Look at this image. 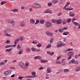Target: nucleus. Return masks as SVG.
Listing matches in <instances>:
<instances>
[{
	"label": "nucleus",
	"instance_id": "a19ab883",
	"mask_svg": "<svg viewBox=\"0 0 80 80\" xmlns=\"http://www.w3.org/2000/svg\"><path fill=\"white\" fill-rule=\"evenodd\" d=\"M67 23H69V22H71L72 19H71V18H68L67 19Z\"/></svg>",
	"mask_w": 80,
	"mask_h": 80
},
{
	"label": "nucleus",
	"instance_id": "7ed1b4c3",
	"mask_svg": "<svg viewBox=\"0 0 80 80\" xmlns=\"http://www.w3.org/2000/svg\"><path fill=\"white\" fill-rule=\"evenodd\" d=\"M11 73H12V71L10 70H8L4 72V74L5 75V76H7L8 75H10Z\"/></svg>",
	"mask_w": 80,
	"mask_h": 80
},
{
	"label": "nucleus",
	"instance_id": "79ce46f5",
	"mask_svg": "<svg viewBox=\"0 0 80 80\" xmlns=\"http://www.w3.org/2000/svg\"><path fill=\"white\" fill-rule=\"evenodd\" d=\"M48 5L49 7H51V6L52 5V3L51 2H49L48 3Z\"/></svg>",
	"mask_w": 80,
	"mask_h": 80
},
{
	"label": "nucleus",
	"instance_id": "6ab92c4d",
	"mask_svg": "<svg viewBox=\"0 0 80 80\" xmlns=\"http://www.w3.org/2000/svg\"><path fill=\"white\" fill-rule=\"evenodd\" d=\"M34 59H35V60H37V59L41 60V59H42V58H40L39 56H37L34 57Z\"/></svg>",
	"mask_w": 80,
	"mask_h": 80
},
{
	"label": "nucleus",
	"instance_id": "69168bd1",
	"mask_svg": "<svg viewBox=\"0 0 80 80\" xmlns=\"http://www.w3.org/2000/svg\"><path fill=\"white\" fill-rule=\"evenodd\" d=\"M3 62H5V63H7V62H8V60H3Z\"/></svg>",
	"mask_w": 80,
	"mask_h": 80
},
{
	"label": "nucleus",
	"instance_id": "9b49d317",
	"mask_svg": "<svg viewBox=\"0 0 80 80\" xmlns=\"http://www.w3.org/2000/svg\"><path fill=\"white\" fill-rule=\"evenodd\" d=\"M52 68L49 67H48L47 68V70L46 71V72L47 73H50L52 72Z\"/></svg>",
	"mask_w": 80,
	"mask_h": 80
},
{
	"label": "nucleus",
	"instance_id": "603ef678",
	"mask_svg": "<svg viewBox=\"0 0 80 80\" xmlns=\"http://www.w3.org/2000/svg\"><path fill=\"white\" fill-rule=\"evenodd\" d=\"M5 64V62L3 61V62L0 63V65H4Z\"/></svg>",
	"mask_w": 80,
	"mask_h": 80
},
{
	"label": "nucleus",
	"instance_id": "f3484780",
	"mask_svg": "<svg viewBox=\"0 0 80 80\" xmlns=\"http://www.w3.org/2000/svg\"><path fill=\"white\" fill-rule=\"evenodd\" d=\"M11 11L13 12H18V10L17 9H14L11 10Z\"/></svg>",
	"mask_w": 80,
	"mask_h": 80
},
{
	"label": "nucleus",
	"instance_id": "f257e3e1",
	"mask_svg": "<svg viewBox=\"0 0 80 80\" xmlns=\"http://www.w3.org/2000/svg\"><path fill=\"white\" fill-rule=\"evenodd\" d=\"M33 6L36 8H41V5L38 3H34L33 4Z\"/></svg>",
	"mask_w": 80,
	"mask_h": 80
},
{
	"label": "nucleus",
	"instance_id": "f8f14e48",
	"mask_svg": "<svg viewBox=\"0 0 80 80\" xmlns=\"http://www.w3.org/2000/svg\"><path fill=\"white\" fill-rule=\"evenodd\" d=\"M75 62V60L74 59H72L69 62L68 64L69 65H70L72 63L74 64Z\"/></svg>",
	"mask_w": 80,
	"mask_h": 80
},
{
	"label": "nucleus",
	"instance_id": "bf43d9fd",
	"mask_svg": "<svg viewBox=\"0 0 80 80\" xmlns=\"http://www.w3.org/2000/svg\"><path fill=\"white\" fill-rule=\"evenodd\" d=\"M58 72H59V73H61V72H62L63 70L61 69H60L58 70Z\"/></svg>",
	"mask_w": 80,
	"mask_h": 80
},
{
	"label": "nucleus",
	"instance_id": "774afa93",
	"mask_svg": "<svg viewBox=\"0 0 80 80\" xmlns=\"http://www.w3.org/2000/svg\"><path fill=\"white\" fill-rule=\"evenodd\" d=\"M71 58H72L71 56H69V57L68 58V60H70Z\"/></svg>",
	"mask_w": 80,
	"mask_h": 80
},
{
	"label": "nucleus",
	"instance_id": "13d9d810",
	"mask_svg": "<svg viewBox=\"0 0 80 80\" xmlns=\"http://www.w3.org/2000/svg\"><path fill=\"white\" fill-rule=\"evenodd\" d=\"M5 43L7 44L10 43V41L8 40L5 42Z\"/></svg>",
	"mask_w": 80,
	"mask_h": 80
},
{
	"label": "nucleus",
	"instance_id": "09e8293b",
	"mask_svg": "<svg viewBox=\"0 0 80 80\" xmlns=\"http://www.w3.org/2000/svg\"><path fill=\"white\" fill-rule=\"evenodd\" d=\"M56 63H57V64H61V62L60 61H58L57 60L56 61Z\"/></svg>",
	"mask_w": 80,
	"mask_h": 80
},
{
	"label": "nucleus",
	"instance_id": "6e6d98bb",
	"mask_svg": "<svg viewBox=\"0 0 80 80\" xmlns=\"http://www.w3.org/2000/svg\"><path fill=\"white\" fill-rule=\"evenodd\" d=\"M32 75L33 76H35V75H36V73H35V72H32Z\"/></svg>",
	"mask_w": 80,
	"mask_h": 80
},
{
	"label": "nucleus",
	"instance_id": "7c9ffc66",
	"mask_svg": "<svg viewBox=\"0 0 80 80\" xmlns=\"http://www.w3.org/2000/svg\"><path fill=\"white\" fill-rule=\"evenodd\" d=\"M74 57L76 59H78L79 57H78V54H76L75 55Z\"/></svg>",
	"mask_w": 80,
	"mask_h": 80
},
{
	"label": "nucleus",
	"instance_id": "5fc2aeb1",
	"mask_svg": "<svg viewBox=\"0 0 80 80\" xmlns=\"http://www.w3.org/2000/svg\"><path fill=\"white\" fill-rule=\"evenodd\" d=\"M19 39L20 40V41H21V42H22V41L23 40V38H19Z\"/></svg>",
	"mask_w": 80,
	"mask_h": 80
},
{
	"label": "nucleus",
	"instance_id": "cd10ccee",
	"mask_svg": "<svg viewBox=\"0 0 80 80\" xmlns=\"http://www.w3.org/2000/svg\"><path fill=\"white\" fill-rule=\"evenodd\" d=\"M52 47V45L50 43L48 44L47 46L46 47V48H49Z\"/></svg>",
	"mask_w": 80,
	"mask_h": 80
},
{
	"label": "nucleus",
	"instance_id": "5701e85b",
	"mask_svg": "<svg viewBox=\"0 0 80 80\" xmlns=\"http://www.w3.org/2000/svg\"><path fill=\"white\" fill-rule=\"evenodd\" d=\"M30 23L32 24H34V23H35V20H34L33 19H30Z\"/></svg>",
	"mask_w": 80,
	"mask_h": 80
},
{
	"label": "nucleus",
	"instance_id": "680f3d73",
	"mask_svg": "<svg viewBox=\"0 0 80 80\" xmlns=\"http://www.w3.org/2000/svg\"><path fill=\"white\" fill-rule=\"evenodd\" d=\"M20 44H18V46H17V48L19 50H20Z\"/></svg>",
	"mask_w": 80,
	"mask_h": 80
},
{
	"label": "nucleus",
	"instance_id": "412c9836",
	"mask_svg": "<svg viewBox=\"0 0 80 80\" xmlns=\"http://www.w3.org/2000/svg\"><path fill=\"white\" fill-rule=\"evenodd\" d=\"M67 55L69 56L72 57L73 55V52H69L68 53Z\"/></svg>",
	"mask_w": 80,
	"mask_h": 80
},
{
	"label": "nucleus",
	"instance_id": "dca6fc26",
	"mask_svg": "<svg viewBox=\"0 0 80 80\" xmlns=\"http://www.w3.org/2000/svg\"><path fill=\"white\" fill-rule=\"evenodd\" d=\"M70 4V2H68L66 4V5L64 6V7L63 8V10H64L65 8H66L67 7V6H68V5H69Z\"/></svg>",
	"mask_w": 80,
	"mask_h": 80
},
{
	"label": "nucleus",
	"instance_id": "a878e982",
	"mask_svg": "<svg viewBox=\"0 0 80 80\" xmlns=\"http://www.w3.org/2000/svg\"><path fill=\"white\" fill-rule=\"evenodd\" d=\"M57 22L58 24H60L62 23V20L60 19L57 20Z\"/></svg>",
	"mask_w": 80,
	"mask_h": 80
},
{
	"label": "nucleus",
	"instance_id": "e2e57ef3",
	"mask_svg": "<svg viewBox=\"0 0 80 80\" xmlns=\"http://www.w3.org/2000/svg\"><path fill=\"white\" fill-rule=\"evenodd\" d=\"M60 58H61V56H59V57H57V58L56 60H59V59Z\"/></svg>",
	"mask_w": 80,
	"mask_h": 80
},
{
	"label": "nucleus",
	"instance_id": "0e129e2a",
	"mask_svg": "<svg viewBox=\"0 0 80 80\" xmlns=\"http://www.w3.org/2000/svg\"><path fill=\"white\" fill-rule=\"evenodd\" d=\"M59 3H63V1L62 0H60L59 2Z\"/></svg>",
	"mask_w": 80,
	"mask_h": 80
},
{
	"label": "nucleus",
	"instance_id": "473e14b6",
	"mask_svg": "<svg viewBox=\"0 0 80 80\" xmlns=\"http://www.w3.org/2000/svg\"><path fill=\"white\" fill-rule=\"evenodd\" d=\"M37 46L38 47H39V48H40L41 47H42V44L40 43H39L38 44H37Z\"/></svg>",
	"mask_w": 80,
	"mask_h": 80
},
{
	"label": "nucleus",
	"instance_id": "c9c22d12",
	"mask_svg": "<svg viewBox=\"0 0 80 80\" xmlns=\"http://www.w3.org/2000/svg\"><path fill=\"white\" fill-rule=\"evenodd\" d=\"M6 2H6V1H2L1 2V4L2 5H3V4H5V3H6Z\"/></svg>",
	"mask_w": 80,
	"mask_h": 80
},
{
	"label": "nucleus",
	"instance_id": "052dcab7",
	"mask_svg": "<svg viewBox=\"0 0 80 80\" xmlns=\"http://www.w3.org/2000/svg\"><path fill=\"white\" fill-rule=\"evenodd\" d=\"M61 15H62V12H59L58 15V17L59 16H61Z\"/></svg>",
	"mask_w": 80,
	"mask_h": 80
},
{
	"label": "nucleus",
	"instance_id": "2eb2a0df",
	"mask_svg": "<svg viewBox=\"0 0 80 80\" xmlns=\"http://www.w3.org/2000/svg\"><path fill=\"white\" fill-rule=\"evenodd\" d=\"M12 48L7 49L5 50V52H9L10 53H12Z\"/></svg>",
	"mask_w": 80,
	"mask_h": 80
},
{
	"label": "nucleus",
	"instance_id": "bb28decb",
	"mask_svg": "<svg viewBox=\"0 0 80 80\" xmlns=\"http://www.w3.org/2000/svg\"><path fill=\"white\" fill-rule=\"evenodd\" d=\"M80 70V66L77 67L76 69V72H79Z\"/></svg>",
	"mask_w": 80,
	"mask_h": 80
},
{
	"label": "nucleus",
	"instance_id": "4be33fe9",
	"mask_svg": "<svg viewBox=\"0 0 80 80\" xmlns=\"http://www.w3.org/2000/svg\"><path fill=\"white\" fill-rule=\"evenodd\" d=\"M39 23L40 24H44L45 23V21L43 19L40 20Z\"/></svg>",
	"mask_w": 80,
	"mask_h": 80
},
{
	"label": "nucleus",
	"instance_id": "1a4fd4ad",
	"mask_svg": "<svg viewBox=\"0 0 80 80\" xmlns=\"http://www.w3.org/2000/svg\"><path fill=\"white\" fill-rule=\"evenodd\" d=\"M10 32V29L7 28L3 30L4 33H7Z\"/></svg>",
	"mask_w": 80,
	"mask_h": 80
},
{
	"label": "nucleus",
	"instance_id": "e433bc0d",
	"mask_svg": "<svg viewBox=\"0 0 80 80\" xmlns=\"http://www.w3.org/2000/svg\"><path fill=\"white\" fill-rule=\"evenodd\" d=\"M67 24V21L66 20H63L62 21V24L63 25H66Z\"/></svg>",
	"mask_w": 80,
	"mask_h": 80
},
{
	"label": "nucleus",
	"instance_id": "4c0bfd02",
	"mask_svg": "<svg viewBox=\"0 0 80 80\" xmlns=\"http://www.w3.org/2000/svg\"><path fill=\"white\" fill-rule=\"evenodd\" d=\"M22 53H23V49H22V50H20L19 52L18 53V54L19 55L21 54H22Z\"/></svg>",
	"mask_w": 80,
	"mask_h": 80
},
{
	"label": "nucleus",
	"instance_id": "0eeeda50",
	"mask_svg": "<svg viewBox=\"0 0 80 80\" xmlns=\"http://www.w3.org/2000/svg\"><path fill=\"white\" fill-rule=\"evenodd\" d=\"M19 65L20 67L22 68H23L25 67V65L23 63V62H20L19 63Z\"/></svg>",
	"mask_w": 80,
	"mask_h": 80
},
{
	"label": "nucleus",
	"instance_id": "aec40b11",
	"mask_svg": "<svg viewBox=\"0 0 80 80\" xmlns=\"http://www.w3.org/2000/svg\"><path fill=\"white\" fill-rule=\"evenodd\" d=\"M10 47H13V45H7L5 46V48H10Z\"/></svg>",
	"mask_w": 80,
	"mask_h": 80
},
{
	"label": "nucleus",
	"instance_id": "ea45409f",
	"mask_svg": "<svg viewBox=\"0 0 80 80\" xmlns=\"http://www.w3.org/2000/svg\"><path fill=\"white\" fill-rule=\"evenodd\" d=\"M5 35L6 37H12V35H11L10 34H8V33H6L5 34Z\"/></svg>",
	"mask_w": 80,
	"mask_h": 80
},
{
	"label": "nucleus",
	"instance_id": "37998d69",
	"mask_svg": "<svg viewBox=\"0 0 80 80\" xmlns=\"http://www.w3.org/2000/svg\"><path fill=\"white\" fill-rule=\"evenodd\" d=\"M36 23H35V25H37V24H38L39 22H40V21H39V20H36Z\"/></svg>",
	"mask_w": 80,
	"mask_h": 80
},
{
	"label": "nucleus",
	"instance_id": "20e7f679",
	"mask_svg": "<svg viewBox=\"0 0 80 80\" xmlns=\"http://www.w3.org/2000/svg\"><path fill=\"white\" fill-rule=\"evenodd\" d=\"M45 26L47 28H50L52 26V23L50 22H47L46 23Z\"/></svg>",
	"mask_w": 80,
	"mask_h": 80
},
{
	"label": "nucleus",
	"instance_id": "ddd939ff",
	"mask_svg": "<svg viewBox=\"0 0 80 80\" xmlns=\"http://www.w3.org/2000/svg\"><path fill=\"white\" fill-rule=\"evenodd\" d=\"M69 15L70 17H74V16H75V13H74L72 12H69Z\"/></svg>",
	"mask_w": 80,
	"mask_h": 80
},
{
	"label": "nucleus",
	"instance_id": "9d476101",
	"mask_svg": "<svg viewBox=\"0 0 80 80\" xmlns=\"http://www.w3.org/2000/svg\"><path fill=\"white\" fill-rule=\"evenodd\" d=\"M46 34L48 36H50V37H52L53 36L52 32H50L49 31H47L46 32Z\"/></svg>",
	"mask_w": 80,
	"mask_h": 80
},
{
	"label": "nucleus",
	"instance_id": "49530a36",
	"mask_svg": "<svg viewBox=\"0 0 80 80\" xmlns=\"http://www.w3.org/2000/svg\"><path fill=\"white\" fill-rule=\"evenodd\" d=\"M58 31L60 33H62V32H63V30L62 29H58Z\"/></svg>",
	"mask_w": 80,
	"mask_h": 80
},
{
	"label": "nucleus",
	"instance_id": "58836bf2",
	"mask_svg": "<svg viewBox=\"0 0 80 80\" xmlns=\"http://www.w3.org/2000/svg\"><path fill=\"white\" fill-rule=\"evenodd\" d=\"M67 52H68V51H67V49H64L63 52V53L64 54H66Z\"/></svg>",
	"mask_w": 80,
	"mask_h": 80
},
{
	"label": "nucleus",
	"instance_id": "b1692460",
	"mask_svg": "<svg viewBox=\"0 0 80 80\" xmlns=\"http://www.w3.org/2000/svg\"><path fill=\"white\" fill-rule=\"evenodd\" d=\"M48 62L47 60H41L40 62L41 63H46Z\"/></svg>",
	"mask_w": 80,
	"mask_h": 80
},
{
	"label": "nucleus",
	"instance_id": "4468645a",
	"mask_svg": "<svg viewBox=\"0 0 80 80\" xmlns=\"http://www.w3.org/2000/svg\"><path fill=\"white\" fill-rule=\"evenodd\" d=\"M25 22L23 21H21L20 22V25L21 27H24V26H25Z\"/></svg>",
	"mask_w": 80,
	"mask_h": 80
},
{
	"label": "nucleus",
	"instance_id": "c85d7f7f",
	"mask_svg": "<svg viewBox=\"0 0 80 80\" xmlns=\"http://www.w3.org/2000/svg\"><path fill=\"white\" fill-rule=\"evenodd\" d=\"M73 24L76 26H78L79 25V24L76 22H73Z\"/></svg>",
	"mask_w": 80,
	"mask_h": 80
},
{
	"label": "nucleus",
	"instance_id": "864d4df0",
	"mask_svg": "<svg viewBox=\"0 0 80 80\" xmlns=\"http://www.w3.org/2000/svg\"><path fill=\"white\" fill-rule=\"evenodd\" d=\"M77 20V19L75 18H73L72 19V22H73H73H74V21H75V20Z\"/></svg>",
	"mask_w": 80,
	"mask_h": 80
},
{
	"label": "nucleus",
	"instance_id": "de8ad7c7",
	"mask_svg": "<svg viewBox=\"0 0 80 80\" xmlns=\"http://www.w3.org/2000/svg\"><path fill=\"white\" fill-rule=\"evenodd\" d=\"M52 3H58V1L57 0H53L52 1Z\"/></svg>",
	"mask_w": 80,
	"mask_h": 80
},
{
	"label": "nucleus",
	"instance_id": "72a5a7b5",
	"mask_svg": "<svg viewBox=\"0 0 80 80\" xmlns=\"http://www.w3.org/2000/svg\"><path fill=\"white\" fill-rule=\"evenodd\" d=\"M32 43H33V44H37L38 43V42H37L36 40H34L33 41Z\"/></svg>",
	"mask_w": 80,
	"mask_h": 80
},
{
	"label": "nucleus",
	"instance_id": "a18cd8bd",
	"mask_svg": "<svg viewBox=\"0 0 80 80\" xmlns=\"http://www.w3.org/2000/svg\"><path fill=\"white\" fill-rule=\"evenodd\" d=\"M54 41V39L53 38H52L51 40H50V43H52Z\"/></svg>",
	"mask_w": 80,
	"mask_h": 80
},
{
	"label": "nucleus",
	"instance_id": "338daca9",
	"mask_svg": "<svg viewBox=\"0 0 80 80\" xmlns=\"http://www.w3.org/2000/svg\"><path fill=\"white\" fill-rule=\"evenodd\" d=\"M35 51L36 52H39V51H40V50L38 49H35Z\"/></svg>",
	"mask_w": 80,
	"mask_h": 80
},
{
	"label": "nucleus",
	"instance_id": "c756f323",
	"mask_svg": "<svg viewBox=\"0 0 80 80\" xmlns=\"http://www.w3.org/2000/svg\"><path fill=\"white\" fill-rule=\"evenodd\" d=\"M69 33V32H64V33H63V35H67V34H68Z\"/></svg>",
	"mask_w": 80,
	"mask_h": 80
},
{
	"label": "nucleus",
	"instance_id": "f03ea898",
	"mask_svg": "<svg viewBox=\"0 0 80 80\" xmlns=\"http://www.w3.org/2000/svg\"><path fill=\"white\" fill-rule=\"evenodd\" d=\"M9 22H8V23H10L11 25L12 26V27H14L15 25V22L13 20H10L9 21Z\"/></svg>",
	"mask_w": 80,
	"mask_h": 80
},
{
	"label": "nucleus",
	"instance_id": "393cba45",
	"mask_svg": "<svg viewBox=\"0 0 80 80\" xmlns=\"http://www.w3.org/2000/svg\"><path fill=\"white\" fill-rule=\"evenodd\" d=\"M63 72H64V73H67L69 72V70L68 69H65L63 70Z\"/></svg>",
	"mask_w": 80,
	"mask_h": 80
},
{
	"label": "nucleus",
	"instance_id": "2f4dec72",
	"mask_svg": "<svg viewBox=\"0 0 80 80\" xmlns=\"http://www.w3.org/2000/svg\"><path fill=\"white\" fill-rule=\"evenodd\" d=\"M25 78H33V77H32V76H25Z\"/></svg>",
	"mask_w": 80,
	"mask_h": 80
},
{
	"label": "nucleus",
	"instance_id": "6e6552de",
	"mask_svg": "<svg viewBox=\"0 0 80 80\" xmlns=\"http://www.w3.org/2000/svg\"><path fill=\"white\" fill-rule=\"evenodd\" d=\"M18 41H19V38L16 39L14 42V45H13V47H16L17 46V43H18Z\"/></svg>",
	"mask_w": 80,
	"mask_h": 80
},
{
	"label": "nucleus",
	"instance_id": "4d7b16f0",
	"mask_svg": "<svg viewBox=\"0 0 80 80\" xmlns=\"http://www.w3.org/2000/svg\"><path fill=\"white\" fill-rule=\"evenodd\" d=\"M31 50L33 52H35V48H31Z\"/></svg>",
	"mask_w": 80,
	"mask_h": 80
},
{
	"label": "nucleus",
	"instance_id": "a211bd4d",
	"mask_svg": "<svg viewBox=\"0 0 80 80\" xmlns=\"http://www.w3.org/2000/svg\"><path fill=\"white\" fill-rule=\"evenodd\" d=\"M47 53L49 55H51V56H52V55H53V54H54V52H52L49 51H48L47 52Z\"/></svg>",
	"mask_w": 80,
	"mask_h": 80
},
{
	"label": "nucleus",
	"instance_id": "3c124183",
	"mask_svg": "<svg viewBox=\"0 0 80 80\" xmlns=\"http://www.w3.org/2000/svg\"><path fill=\"white\" fill-rule=\"evenodd\" d=\"M65 64H66V63H65V61L63 62H62L61 63V65L62 66H63V65H65Z\"/></svg>",
	"mask_w": 80,
	"mask_h": 80
},
{
	"label": "nucleus",
	"instance_id": "f704fd0d",
	"mask_svg": "<svg viewBox=\"0 0 80 80\" xmlns=\"http://www.w3.org/2000/svg\"><path fill=\"white\" fill-rule=\"evenodd\" d=\"M25 78V77H22V76H19L18 77V79H19V80H22V78Z\"/></svg>",
	"mask_w": 80,
	"mask_h": 80
},
{
	"label": "nucleus",
	"instance_id": "8fccbe9b",
	"mask_svg": "<svg viewBox=\"0 0 80 80\" xmlns=\"http://www.w3.org/2000/svg\"><path fill=\"white\" fill-rule=\"evenodd\" d=\"M52 23H56V22H57V20L55 19H53L52 20Z\"/></svg>",
	"mask_w": 80,
	"mask_h": 80
},
{
	"label": "nucleus",
	"instance_id": "423d86ee",
	"mask_svg": "<svg viewBox=\"0 0 80 80\" xmlns=\"http://www.w3.org/2000/svg\"><path fill=\"white\" fill-rule=\"evenodd\" d=\"M62 42L61 41H59L58 42L57 44V48H60V47H62Z\"/></svg>",
	"mask_w": 80,
	"mask_h": 80
},
{
	"label": "nucleus",
	"instance_id": "c03bdc74",
	"mask_svg": "<svg viewBox=\"0 0 80 80\" xmlns=\"http://www.w3.org/2000/svg\"><path fill=\"white\" fill-rule=\"evenodd\" d=\"M79 63V62L78 61H76L74 62V64L75 65H78Z\"/></svg>",
	"mask_w": 80,
	"mask_h": 80
},
{
	"label": "nucleus",
	"instance_id": "39448f33",
	"mask_svg": "<svg viewBox=\"0 0 80 80\" xmlns=\"http://www.w3.org/2000/svg\"><path fill=\"white\" fill-rule=\"evenodd\" d=\"M44 13H53V12L50 9H46L44 11Z\"/></svg>",
	"mask_w": 80,
	"mask_h": 80
}]
</instances>
